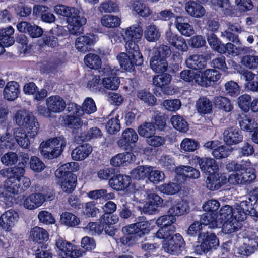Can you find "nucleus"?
<instances>
[{
  "instance_id": "1",
  "label": "nucleus",
  "mask_w": 258,
  "mask_h": 258,
  "mask_svg": "<svg viewBox=\"0 0 258 258\" xmlns=\"http://www.w3.org/2000/svg\"><path fill=\"white\" fill-rule=\"evenodd\" d=\"M198 242L201 243L195 247V251L197 254L206 253L212 248L216 249L219 245V239L214 233L206 232L200 234Z\"/></svg>"
},
{
  "instance_id": "2",
  "label": "nucleus",
  "mask_w": 258,
  "mask_h": 258,
  "mask_svg": "<svg viewBox=\"0 0 258 258\" xmlns=\"http://www.w3.org/2000/svg\"><path fill=\"white\" fill-rule=\"evenodd\" d=\"M244 170H241L239 173L231 174L228 178V181L232 184H249L254 181L256 175L253 170L248 168L250 162H246Z\"/></svg>"
},
{
  "instance_id": "3",
  "label": "nucleus",
  "mask_w": 258,
  "mask_h": 258,
  "mask_svg": "<svg viewBox=\"0 0 258 258\" xmlns=\"http://www.w3.org/2000/svg\"><path fill=\"white\" fill-rule=\"evenodd\" d=\"M214 56L213 53L207 51L204 54H194L189 56L185 60L186 66L195 70L204 69L207 67V62Z\"/></svg>"
},
{
  "instance_id": "4",
  "label": "nucleus",
  "mask_w": 258,
  "mask_h": 258,
  "mask_svg": "<svg viewBox=\"0 0 258 258\" xmlns=\"http://www.w3.org/2000/svg\"><path fill=\"white\" fill-rule=\"evenodd\" d=\"M184 241L179 233H176L169 239L163 241V247L167 253L172 255L178 254L181 251Z\"/></svg>"
},
{
  "instance_id": "5",
  "label": "nucleus",
  "mask_w": 258,
  "mask_h": 258,
  "mask_svg": "<svg viewBox=\"0 0 258 258\" xmlns=\"http://www.w3.org/2000/svg\"><path fill=\"white\" fill-rule=\"evenodd\" d=\"M54 198V195L51 192L46 195L41 193L33 194L25 199L23 204L27 209H34L40 206L45 201H51Z\"/></svg>"
},
{
  "instance_id": "6",
  "label": "nucleus",
  "mask_w": 258,
  "mask_h": 258,
  "mask_svg": "<svg viewBox=\"0 0 258 258\" xmlns=\"http://www.w3.org/2000/svg\"><path fill=\"white\" fill-rule=\"evenodd\" d=\"M17 28L19 31L28 33L32 38H39L43 33V30L41 27L35 24L29 23L26 21H22L18 23L17 25Z\"/></svg>"
},
{
  "instance_id": "7",
  "label": "nucleus",
  "mask_w": 258,
  "mask_h": 258,
  "mask_svg": "<svg viewBox=\"0 0 258 258\" xmlns=\"http://www.w3.org/2000/svg\"><path fill=\"white\" fill-rule=\"evenodd\" d=\"M138 58L131 56V55L124 53L120 52L117 56L120 67L123 69L128 71L133 72L135 70V66H141L143 63V59H141L140 63L138 62Z\"/></svg>"
},
{
  "instance_id": "8",
  "label": "nucleus",
  "mask_w": 258,
  "mask_h": 258,
  "mask_svg": "<svg viewBox=\"0 0 258 258\" xmlns=\"http://www.w3.org/2000/svg\"><path fill=\"white\" fill-rule=\"evenodd\" d=\"M165 204L167 206H171L168 209V214L175 217L183 215L189 211L188 205L183 200H179L176 202H173L172 199H170L165 202Z\"/></svg>"
},
{
  "instance_id": "9",
  "label": "nucleus",
  "mask_w": 258,
  "mask_h": 258,
  "mask_svg": "<svg viewBox=\"0 0 258 258\" xmlns=\"http://www.w3.org/2000/svg\"><path fill=\"white\" fill-rule=\"evenodd\" d=\"M243 138L241 132L233 127L225 129L223 133V141L228 146L239 144Z\"/></svg>"
},
{
  "instance_id": "10",
  "label": "nucleus",
  "mask_w": 258,
  "mask_h": 258,
  "mask_svg": "<svg viewBox=\"0 0 258 258\" xmlns=\"http://www.w3.org/2000/svg\"><path fill=\"white\" fill-rule=\"evenodd\" d=\"M19 219L18 213L14 210H10L0 217V226L6 230L9 231Z\"/></svg>"
},
{
  "instance_id": "11",
  "label": "nucleus",
  "mask_w": 258,
  "mask_h": 258,
  "mask_svg": "<svg viewBox=\"0 0 258 258\" xmlns=\"http://www.w3.org/2000/svg\"><path fill=\"white\" fill-rule=\"evenodd\" d=\"M166 40L177 50L186 52L188 50V46L185 40L181 36L172 32L170 30L166 32Z\"/></svg>"
},
{
  "instance_id": "12",
  "label": "nucleus",
  "mask_w": 258,
  "mask_h": 258,
  "mask_svg": "<svg viewBox=\"0 0 258 258\" xmlns=\"http://www.w3.org/2000/svg\"><path fill=\"white\" fill-rule=\"evenodd\" d=\"M46 105L53 113L63 111L67 106L64 99L59 95H52L46 99Z\"/></svg>"
},
{
  "instance_id": "13",
  "label": "nucleus",
  "mask_w": 258,
  "mask_h": 258,
  "mask_svg": "<svg viewBox=\"0 0 258 258\" xmlns=\"http://www.w3.org/2000/svg\"><path fill=\"white\" fill-rule=\"evenodd\" d=\"M227 181L226 176L222 174L210 175L206 179L207 187L210 190H218L225 185Z\"/></svg>"
},
{
  "instance_id": "14",
  "label": "nucleus",
  "mask_w": 258,
  "mask_h": 258,
  "mask_svg": "<svg viewBox=\"0 0 258 258\" xmlns=\"http://www.w3.org/2000/svg\"><path fill=\"white\" fill-rule=\"evenodd\" d=\"M241 51L244 54L241 59L242 64L249 69L258 70V55L250 53L252 50L248 47L243 48Z\"/></svg>"
},
{
  "instance_id": "15",
  "label": "nucleus",
  "mask_w": 258,
  "mask_h": 258,
  "mask_svg": "<svg viewBox=\"0 0 258 258\" xmlns=\"http://www.w3.org/2000/svg\"><path fill=\"white\" fill-rule=\"evenodd\" d=\"M131 183V179L130 176L121 174L113 175L109 180L110 186L118 191L125 189Z\"/></svg>"
},
{
  "instance_id": "16",
  "label": "nucleus",
  "mask_w": 258,
  "mask_h": 258,
  "mask_svg": "<svg viewBox=\"0 0 258 258\" xmlns=\"http://www.w3.org/2000/svg\"><path fill=\"white\" fill-rule=\"evenodd\" d=\"M94 36L93 34H87L78 37L75 42L77 49L83 53L89 51L95 42Z\"/></svg>"
},
{
  "instance_id": "17",
  "label": "nucleus",
  "mask_w": 258,
  "mask_h": 258,
  "mask_svg": "<svg viewBox=\"0 0 258 258\" xmlns=\"http://www.w3.org/2000/svg\"><path fill=\"white\" fill-rule=\"evenodd\" d=\"M138 140V136L136 131L132 128L125 129L122 134V137L117 144L120 147L126 149L132 144H135Z\"/></svg>"
},
{
  "instance_id": "18",
  "label": "nucleus",
  "mask_w": 258,
  "mask_h": 258,
  "mask_svg": "<svg viewBox=\"0 0 258 258\" xmlns=\"http://www.w3.org/2000/svg\"><path fill=\"white\" fill-rule=\"evenodd\" d=\"M61 182L62 190L67 193L72 192L75 189L77 181V176L73 173H68L63 176H58Z\"/></svg>"
},
{
  "instance_id": "19",
  "label": "nucleus",
  "mask_w": 258,
  "mask_h": 258,
  "mask_svg": "<svg viewBox=\"0 0 258 258\" xmlns=\"http://www.w3.org/2000/svg\"><path fill=\"white\" fill-rule=\"evenodd\" d=\"M19 93V85L15 81L8 82L3 90L4 98L9 101L15 100Z\"/></svg>"
},
{
  "instance_id": "20",
  "label": "nucleus",
  "mask_w": 258,
  "mask_h": 258,
  "mask_svg": "<svg viewBox=\"0 0 258 258\" xmlns=\"http://www.w3.org/2000/svg\"><path fill=\"white\" fill-rule=\"evenodd\" d=\"M175 24L176 28L183 35L190 36L194 34V28L187 22L186 18L182 16L177 17Z\"/></svg>"
},
{
  "instance_id": "21",
  "label": "nucleus",
  "mask_w": 258,
  "mask_h": 258,
  "mask_svg": "<svg viewBox=\"0 0 258 258\" xmlns=\"http://www.w3.org/2000/svg\"><path fill=\"white\" fill-rule=\"evenodd\" d=\"M198 163L202 171L209 175L215 173L219 169L216 161L213 159L201 158L199 160Z\"/></svg>"
},
{
  "instance_id": "22",
  "label": "nucleus",
  "mask_w": 258,
  "mask_h": 258,
  "mask_svg": "<svg viewBox=\"0 0 258 258\" xmlns=\"http://www.w3.org/2000/svg\"><path fill=\"white\" fill-rule=\"evenodd\" d=\"M185 9L188 15L195 18H200L205 13V10L202 5L195 1L187 2L185 5Z\"/></svg>"
},
{
  "instance_id": "23",
  "label": "nucleus",
  "mask_w": 258,
  "mask_h": 258,
  "mask_svg": "<svg viewBox=\"0 0 258 258\" xmlns=\"http://www.w3.org/2000/svg\"><path fill=\"white\" fill-rule=\"evenodd\" d=\"M92 147L88 144L78 146L72 152V157L75 160H83L92 152Z\"/></svg>"
},
{
  "instance_id": "24",
  "label": "nucleus",
  "mask_w": 258,
  "mask_h": 258,
  "mask_svg": "<svg viewBox=\"0 0 258 258\" xmlns=\"http://www.w3.org/2000/svg\"><path fill=\"white\" fill-rule=\"evenodd\" d=\"M14 137L18 144L22 148L27 149L30 145V141L25 131L21 127L15 128L13 133Z\"/></svg>"
},
{
  "instance_id": "25",
  "label": "nucleus",
  "mask_w": 258,
  "mask_h": 258,
  "mask_svg": "<svg viewBox=\"0 0 258 258\" xmlns=\"http://www.w3.org/2000/svg\"><path fill=\"white\" fill-rule=\"evenodd\" d=\"M151 69L157 73L165 72L168 67V63L165 58L159 57V56H153L150 60Z\"/></svg>"
},
{
  "instance_id": "26",
  "label": "nucleus",
  "mask_w": 258,
  "mask_h": 258,
  "mask_svg": "<svg viewBox=\"0 0 258 258\" xmlns=\"http://www.w3.org/2000/svg\"><path fill=\"white\" fill-rule=\"evenodd\" d=\"M14 30L11 26L0 30V43H2L4 46L8 47L14 44Z\"/></svg>"
},
{
  "instance_id": "27",
  "label": "nucleus",
  "mask_w": 258,
  "mask_h": 258,
  "mask_svg": "<svg viewBox=\"0 0 258 258\" xmlns=\"http://www.w3.org/2000/svg\"><path fill=\"white\" fill-rule=\"evenodd\" d=\"M176 172L179 176L192 179H198L200 176V172L198 169L188 166L177 167Z\"/></svg>"
},
{
  "instance_id": "28",
  "label": "nucleus",
  "mask_w": 258,
  "mask_h": 258,
  "mask_svg": "<svg viewBox=\"0 0 258 258\" xmlns=\"http://www.w3.org/2000/svg\"><path fill=\"white\" fill-rule=\"evenodd\" d=\"M30 236L33 241L39 243H41L48 239L47 232L43 228L39 227L33 228L31 230Z\"/></svg>"
},
{
  "instance_id": "29",
  "label": "nucleus",
  "mask_w": 258,
  "mask_h": 258,
  "mask_svg": "<svg viewBox=\"0 0 258 258\" xmlns=\"http://www.w3.org/2000/svg\"><path fill=\"white\" fill-rule=\"evenodd\" d=\"M125 235L120 239L121 242L124 245H131L138 241L139 236L136 235L133 229L128 226L122 229Z\"/></svg>"
},
{
  "instance_id": "30",
  "label": "nucleus",
  "mask_w": 258,
  "mask_h": 258,
  "mask_svg": "<svg viewBox=\"0 0 258 258\" xmlns=\"http://www.w3.org/2000/svg\"><path fill=\"white\" fill-rule=\"evenodd\" d=\"M24 126L27 129L28 134L31 137H34L39 130V124L37 119L31 114L26 119Z\"/></svg>"
},
{
  "instance_id": "31",
  "label": "nucleus",
  "mask_w": 258,
  "mask_h": 258,
  "mask_svg": "<svg viewBox=\"0 0 258 258\" xmlns=\"http://www.w3.org/2000/svg\"><path fill=\"white\" fill-rule=\"evenodd\" d=\"M150 224L148 221H143L138 223H134L128 225V226L133 229L136 235L139 238L143 237L145 234L149 233Z\"/></svg>"
},
{
  "instance_id": "32",
  "label": "nucleus",
  "mask_w": 258,
  "mask_h": 258,
  "mask_svg": "<svg viewBox=\"0 0 258 258\" xmlns=\"http://www.w3.org/2000/svg\"><path fill=\"white\" fill-rule=\"evenodd\" d=\"M172 79V76L168 73H163L155 76L153 78V84L163 90L166 89Z\"/></svg>"
},
{
  "instance_id": "33",
  "label": "nucleus",
  "mask_w": 258,
  "mask_h": 258,
  "mask_svg": "<svg viewBox=\"0 0 258 258\" xmlns=\"http://www.w3.org/2000/svg\"><path fill=\"white\" fill-rule=\"evenodd\" d=\"M196 107L200 113H209L212 109V102L207 97H201L197 101Z\"/></svg>"
},
{
  "instance_id": "34",
  "label": "nucleus",
  "mask_w": 258,
  "mask_h": 258,
  "mask_svg": "<svg viewBox=\"0 0 258 258\" xmlns=\"http://www.w3.org/2000/svg\"><path fill=\"white\" fill-rule=\"evenodd\" d=\"M125 48L127 54L131 56L138 58V62L140 63L141 59H143V55L140 52L139 46L136 41L128 40L125 44Z\"/></svg>"
},
{
  "instance_id": "35",
  "label": "nucleus",
  "mask_w": 258,
  "mask_h": 258,
  "mask_svg": "<svg viewBox=\"0 0 258 258\" xmlns=\"http://www.w3.org/2000/svg\"><path fill=\"white\" fill-rule=\"evenodd\" d=\"M207 36L208 43L214 50L219 53H223L225 51L224 44H221L215 34L213 32L208 33Z\"/></svg>"
},
{
  "instance_id": "36",
  "label": "nucleus",
  "mask_w": 258,
  "mask_h": 258,
  "mask_svg": "<svg viewBox=\"0 0 258 258\" xmlns=\"http://www.w3.org/2000/svg\"><path fill=\"white\" fill-rule=\"evenodd\" d=\"M176 226L175 225H168V226L161 227L156 233V236L160 239L165 240L169 239L175 234Z\"/></svg>"
},
{
  "instance_id": "37",
  "label": "nucleus",
  "mask_w": 258,
  "mask_h": 258,
  "mask_svg": "<svg viewBox=\"0 0 258 258\" xmlns=\"http://www.w3.org/2000/svg\"><path fill=\"white\" fill-rule=\"evenodd\" d=\"M132 6L134 11L141 17H147L152 13V11L149 7L141 1H134Z\"/></svg>"
},
{
  "instance_id": "38",
  "label": "nucleus",
  "mask_w": 258,
  "mask_h": 258,
  "mask_svg": "<svg viewBox=\"0 0 258 258\" xmlns=\"http://www.w3.org/2000/svg\"><path fill=\"white\" fill-rule=\"evenodd\" d=\"M57 149L56 151H53L51 147H50L46 141L42 142L39 146V151L42 156L44 158L52 159L56 158L57 153L59 152Z\"/></svg>"
},
{
  "instance_id": "39",
  "label": "nucleus",
  "mask_w": 258,
  "mask_h": 258,
  "mask_svg": "<svg viewBox=\"0 0 258 258\" xmlns=\"http://www.w3.org/2000/svg\"><path fill=\"white\" fill-rule=\"evenodd\" d=\"M48 145L51 147L53 151H56L58 149L59 152L57 153L56 158L58 157L62 152L64 147L66 146V141L61 137L50 138L46 141Z\"/></svg>"
},
{
  "instance_id": "40",
  "label": "nucleus",
  "mask_w": 258,
  "mask_h": 258,
  "mask_svg": "<svg viewBox=\"0 0 258 258\" xmlns=\"http://www.w3.org/2000/svg\"><path fill=\"white\" fill-rule=\"evenodd\" d=\"M214 103L216 107L225 112H230L233 108L229 99L225 97L219 96L215 97Z\"/></svg>"
},
{
  "instance_id": "41",
  "label": "nucleus",
  "mask_w": 258,
  "mask_h": 258,
  "mask_svg": "<svg viewBox=\"0 0 258 258\" xmlns=\"http://www.w3.org/2000/svg\"><path fill=\"white\" fill-rule=\"evenodd\" d=\"M144 37L149 42H155L159 39L160 34L155 25H150L146 28Z\"/></svg>"
},
{
  "instance_id": "42",
  "label": "nucleus",
  "mask_w": 258,
  "mask_h": 258,
  "mask_svg": "<svg viewBox=\"0 0 258 258\" xmlns=\"http://www.w3.org/2000/svg\"><path fill=\"white\" fill-rule=\"evenodd\" d=\"M151 170V166H139L132 170L131 175L133 178L141 180L148 177L149 172Z\"/></svg>"
},
{
  "instance_id": "43",
  "label": "nucleus",
  "mask_w": 258,
  "mask_h": 258,
  "mask_svg": "<svg viewBox=\"0 0 258 258\" xmlns=\"http://www.w3.org/2000/svg\"><path fill=\"white\" fill-rule=\"evenodd\" d=\"M232 151L233 148L226 144L214 149L212 152V155L216 159H220L228 157Z\"/></svg>"
},
{
  "instance_id": "44",
  "label": "nucleus",
  "mask_w": 258,
  "mask_h": 258,
  "mask_svg": "<svg viewBox=\"0 0 258 258\" xmlns=\"http://www.w3.org/2000/svg\"><path fill=\"white\" fill-rule=\"evenodd\" d=\"M84 63L89 68L97 70L101 67V60L99 56L95 54L89 53L84 58Z\"/></svg>"
},
{
  "instance_id": "45",
  "label": "nucleus",
  "mask_w": 258,
  "mask_h": 258,
  "mask_svg": "<svg viewBox=\"0 0 258 258\" xmlns=\"http://www.w3.org/2000/svg\"><path fill=\"white\" fill-rule=\"evenodd\" d=\"M156 127L153 124V121L145 122L140 125L138 128L139 134L142 137L148 138L152 135L155 134Z\"/></svg>"
},
{
  "instance_id": "46",
  "label": "nucleus",
  "mask_w": 258,
  "mask_h": 258,
  "mask_svg": "<svg viewBox=\"0 0 258 258\" xmlns=\"http://www.w3.org/2000/svg\"><path fill=\"white\" fill-rule=\"evenodd\" d=\"M171 122L173 126L177 130L186 132L188 130V124L186 121L181 116L176 115L171 117Z\"/></svg>"
},
{
  "instance_id": "47",
  "label": "nucleus",
  "mask_w": 258,
  "mask_h": 258,
  "mask_svg": "<svg viewBox=\"0 0 258 258\" xmlns=\"http://www.w3.org/2000/svg\"><path fill=\"white\" fill-rule=\"evenodd\" d=\"M86 19L85 17L80 18L78 21L69 23V32L71 34L78 35L83 33L82 26L86 23Z\"/></svg>"
},
{
  "instance_id": "48",
  "label": "nucleus",
  "mask_w": 258,
  "mask_h": 258,
  "mask_svg": "<svg viewBox=\"0 0 258 258\" xmlns=\"http://www.w3.org/2000/svg\"><path fill=\"white\" fill-rule=\"evenodd\" d=\"M242 226L240 222L232 218L229 221L224 222L222 226V231L225 233H232L239 230Z\"/></svg>"
},
{
  "instance_id": "49",
  "label": "nucleus",
  "mask_w": 258,
  "mask_h": 258,
  "mask_svg": "<svg viewBox=\"0 0 258 258\" xmlns=\"http://www.w3.org/2000/svg\"><path fill=\"white\" fill-rule=\"evenodd\" d=\"M203 225L200 221H196L192 223L188 227L187 230V235L191 238L197 237V240H199L200 234L204 233L206 232L203 231Z\"/></svg>"
},
{
  "instance_id": "50",
  "label": "nucleus",
  "mask_w": 258,
  "mask_h": 258,
  "mask_svg": "<svg viewBox=\"0 0 258 258\" xmlns=\"http://www.w3.org/2000/svg\"><path fill=\"white\" fill-rule=\"evenodd\" d=\"M102 25L108 28H114L118 26L120 23L119 18L111 15H104L101 19Z\"/></svg>"
},
{
  "instance_id": "51",
  "label": "nucleus",
  "mask_w": 258,
  "mask_h": 258,
  "mask_svg": "<svg viewBox=\"0 0 258 258\" xmlns=\"http://www.w3.org/2000/svg\"><path fill=\"white\" fill-rule=\"evenodd\" d=\"M60 220L62 223L70 227L78 225L80 222L79 219L76 216L68 212L62 213Z\"/></svg>"
},
{
  "instance_id": "52",
  "label": "nucleus",
  "mask_w": 258,
  "mask_h": 258,
  "mask_svg": "<svg viewBox=\"0 0 258 258\" xmlns=\"http://www.w3.org/2000/svg\"><path fill=\"white\" fill-rule=\"evenodd\" d=\"M224 87L225 92L229 96L235 97L240 94V87L235 81H229L226 82Z\"/></svg>"
},
{
  "instance_id": "53",
  "label": "nucleus",
  "mask_w": 258,
  "mask_h": 258,
  "mask_svg": "<svg viewBox=\"0 0 258 258\" xmlns=\"http://www.w3.org/2000/svg\"><path fill=\"white\" fill-rule=\"evenodd\" d=\"M102 84L104 88L115 90H116L120 84V80L116 76L107 77L103 78Z\"/></svg>"
},
{
  "instance_id": "54",
  "label": "nucleus",
  "mask_w": 258,
  "mask_h": 258,
  "mask_svg": "<svg viewBox=\"0 0 258 258\" xmlns=\"http://www.w3.org/2000/svg\"><path fill=\"white\" fill-rule=\"evenodd\" d=\"M200 222L205 226H208V228H214L217 226V221L215 215L211 214H205L201 216Z\"/></svg>"
},
{
  "instance_id": "55",
  "label": "nucleus",
  "mask_w": 258,
  "mask_h": 258,
  "mask_svg": "<svg viewBox=\"0 0 258 258\" xmlns=\"http://www.w3.org/2000/svg\"><path fill=\"white\" fill-rule=\"evenodd\" d=\"M138 97L149 106H153L156 102V98L151 93L146 90L139 91L137 93Z\"/></svg>"
},
{
  "instance_id": "56",
  "label": "nucleus",
  "mask_w": 258,
  "mask_h": 258,
  "mask_svg": "<svg viewBox=\"0 0 258 258\" xmlns=\"http://www.w3.org/2000/svg\"><path fill=\"white\" fill-rule=\"evenodd\" d=\"M81 110L83 112V114L84 113L87 114H91L95 112L97 110V107L94 100L90 97L86 98L81 106Z\"/></svg>"
},
{
  "instance_id": "57",
  "label": "nucleus",
  "mask_w": 258,
  "mask_h": 258,
  "mask_svg": "<svg viewBox=\"0 0 258 258\" xmlns=\"http://www.w3.org/2000/svg\"><path fill=\"white\" fill-rule=\"evenodd\" d=\"M88 195L90 198L94 199L102 198L105 200L113 199L115 198L113 193H108L107 190L104 189L91 191L89 192Z\"/></svg>"
},
{
  "instance_id": "58",
  "label": "nucleus",
  "mask_w": 258,
  "mask_h": 258,
  "mask_svg": "<svg viewBox=\"0 0 258 258\" xmlns=\"http://www.w3.org/2000/svg\"><path fill=\"white\" fill-rule=\"evenodd\" d=\"M125 34L128 40L137 41L141 38L143 31L139 27H130L126 30Z\"/></svg>"
},
{
  "instance_id": "59",
  "label": "nucleus",
  "mask_w": 258,
  "mask_h": 258,
  "mask_svg": "<svg viewBox=\"0 0 258 258\" xmlns=\"http://www.w3.org/2000/svg\"><path fill=\"white\" fill-rule=\"evenodd\" d=\"M239 124L241 130L247 132H252L257 125L254 119L246 116L241 118L239 120Z\"/></svg>"
},
{
  "instance_id": "60",
  "label": "nucleus",
  "mask_w": 258,
  "mask_h": 258,
  "mask_svg": "<svg viewBox=\"0 0 258 258\" xmlns=\"http://www.w3.org/2000/svg\"><path fill=\"white\" fill-rule=\"evenodd\" d=\"M180 189V186L177 183L170 182L164 184L160 186V190L167 195H174Z\"/></svg>"
},
{
  "instance_id": "61",
  "label": "nucleus",
  "mask_w": 258,
  "mask_h": 258,
  "mask_svg": "<svg viewBox=\"0 0 258 258\" xmlns=\"http://www.w3.org/2000/svg\"><path fill=\"white\" fill-rule=\"evenodd\" d=\"M98 10L101 13L114 12L118 10V6L112 1H106L100 4Z\"/></svg>"
},
{
  "instance_id": "62",
  "label": "nucleus",
  "mask_w": 258,
  "mask_h": 258,
  "mask_svg": "<svg viewBox=\"0 0 258 258\" xmlns=\"http://www.w3.org/2000/svg\"><path fill=\"white\" fill-rule=\"evenodd\" d=\"M18 160V155L13 152L5 154L1 158V162L6 166H11L16 164Z\"/></svg>"
},
{
  "instance_id": "63",
  "label": "nucleus",
  "mask_w": 258,
  "mask_h": 258,
  "mask_svg": "<svg viewBox=\"0 0 258 258\" xmlns=\"http://www.w3.org/2000/svg\"><path fill=\"white\" fill-rule=\"evenodd\" d=\"M233 209L232 207L226 205L223 206L219 211V219L224 222L233 218Z\"/></svg>"
},
{
  "instance_id": "64",
  "label": "nucleus",
  "mask_w": 258,
  "mask_h": 258,
  "mask_svg": "<svg viewBox=\"0 0 258 258\" xmlns=\"http://www.w3.org/2000/svg\"><path fill=\"white\" fill-rule=\"evenodd\" d=\"M55 245L58 250L66 253L72 251L74 249V245L61 238L56 240Z\"/></svg>"
}]
</instances>
